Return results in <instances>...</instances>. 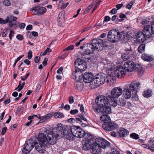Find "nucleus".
<instances>
[{
	"mask_svg": "<svg viewBox=\"0 0 154 154\" xmlns=\"http://www.w3.org/2000/svg\"><path fill=\"white\" fill-rule=\"evenodd\" d=\"M106 66V67L108 74L107 82L109 85H112L116 82L115 76L119 78H121L126 74L125 69L122 66H117L116 68V66L112 63H108Z\"/></svg>",
	"mask_w": 154,
	"mask_h": 154,
	"instance_id": "1",
	"label": "nucleus"
},
{
	"mask_svg": "<svg viewBox=\"0 0 154 154\" xmlns=\"http://www.w3.org/2000/svg\"><path fill=\"white\" fill-rule=\"evenodd\" d=\"M52 135V131H45L43 133L38 134L39 143L35 144V148L39 153H43L45 152L44 144L46 145L48 143L51 145L55 143V137L57 136L53 137Z\"/></svg>",
	"mask_w": 154,
	"mask_h": 154,
	"instance_id": "2",
	"label": "nucleus"
},
{
	"mask_svg": "<svg viewBox=\"0 0 154 154\" xmlns=\"http://www.w3.org/2000/svg\"><path fill=\"white\" fill-rule=\"evenodd\" d=\"M110 99L104 96H98L95 100L96 104L93 107L94 111L97 113H100L102 112V107L110 105Z\"/></svg>",
	"mask_w": 154,
	"mask_h": 154,
	"instance_id": "3",
	"label": "nucleus"
},
{
	"mask_svg": "<svg viewBox=\"0 0 154 154\" xmlns=\"http://www.w3.org/2000/svg\"><path fill=\"white\" fill-rule=\"evenodd\" d=\"M107 76L108 75L106 76L105 74L102 73L97 74L95 76L91 82V85H94V86L93 88H95L103 85L106 82L109 84L107 82Z\"/></svg>",
	"mask_w": 154,
	"mask_h": 154,
	"instance_id": "4",
	"label": "nucleus"
},
{
	"mask_svg": "<svg viewBox=\"0 0 154 154\" xmlns=\"http://www.w3.org/2000/svg\"><path fill=\"white\" fill-rule=\"evenodd\" d=\"M107 38L109 41L111 42H117L119 40V32L116 29L110 30L108 33Z\"/></svg>",
	"mask_w": 154,
	"mask_h": 154,
	"instance_id": "5",
	"label": "nucleus"
},
{
	"mask_svg": "<svg viewBox=\"0 0 154 154\" xmlns=\"http://www.w3.org/2000/svg\"><path fill=\"white\" fill-rule=\"evenodd\" d=\"M123 93L122 88L119 87L113 88L111 92V94L108 96L107 97L112 101L120 96Z\"/></svg>",
	"mask_w": 154,
	"mask_h": 154,
	"instance_id": "6",
	"label": "nucleus"
},
{
	"mask_svg": "<svg viewBox=\"0 0 154 154\" xmlns=\"http://www.w3.org/2000/svg\"><path fill=\"white\" fill-rule=\"evenodd\" d=\"M94 49L100 51L103 49V40L100 39L95 38L93 39L91 42Z\"/></svg>",
	"mask_w": 154,
	"mask_h": 154,
	"instance_id": "7",
	"label": "nucleus"
},
{
	"mask_svg": "<svg viewBox=\"0 0 154 154\" xmlns=\"http://www.w3.org/2000/svg\"><path fill=\"white\" fill-rule=\"evenodd\" d=\"M72 129L74 138L76 137L81 138L84 137L85 132L81 130L80 127L72 126Z\"/></svg>",
	"mask_w": 154,
	"mask_h": 154,
	"instance_id": "8",
	"label": "nucleus"
},
{
	"mask_svg": "<svg viewBox=\"0 0 154 154\" xmlns=\"http://www.w3.org/2000/svg\"><path fill=\"white\" fill-rule=\"evenodd\" d=\"M86 65V62L79 58L76 59L74 62L75 67L81 71L85 70L87 68Z\"/></svg>",
	"mask_w": 154,
	"mask_h": 154,
	"instance_id": "9",
	"label": "nucleus"
},
{
	"mask_svg": "<svg viewBox=\"0 0 154 154\" xmlns=\"http://www.w3.org/2000/svg\"><path fill=\"white\" fill-rule=\"evenodd\" d=\"M80 48L82 51L84 50H85L83 53L84 54H89L93 53L94 51V48L91 43L85 44L81 46Z\"/></svg>",
	"mask_w": 154,
	"mask_h": 154,
	"instance_id": "10",
	"label": "nucleus"
},
{
	"mask_svg": "<svg viewBox=\"0 0 154 154\" xmlns=\"http://www.w3.org/2000/svg\"><path fill=\"white\" fill-rule=\"evenodd\" d=\"M64 126L61 123H58L57 125V128L56 130L57 131H56V133H54L52 130H47L46 131H51L52 132V136H56L55 138V143H56V140L57 138L58 137H63V128Z\"/></svg>",
	"mask_w": 154,
	"mask_h": 154,
	"instance_id": "11",
	"label": "nucleus"
},
{
	"mask_svg": "<svg viewBox=\"0 0 154 154\" xmlns=\"http://www.w3.org/2000/svg\"><path fill=\"white\" fill-rule=\"evenodd\" d=\"M63 135H64L67 139L69 140H73L74 139V135L72 129V126L66 127L64 128L63 131Z\"/></svg>",
	"mask_w": 154,
	"mask_h": 154,
	"instance_id": "12",
	"label": "nucleus"
},
{
	"mask_svg": "<svg viewBox=\"0 0 154 154\" xmlns=\"http://www.w3.org/2000/svg\"><path fill=\"white\" fill-rule=\"evenodd\" d=\"M33 147L34 146L32 141L29 140L25 144L22 151L24 153H28Z\"/></svg>",
	"mask_w": 154,
	"mask_h": 154,
	"instance_id": "13",
	"label": "nucleus"
},
{
	"mask_svg": "<svg viewBox=\"0 0 154 154\" xmlns=\"http://www.w3.org/2000/svg\"><path fill=\"white\" fill-rule=\"evenodd\" d=\"M134 54L133 51L131 48L125 49L121 56L123 60L126 61L132 57Z\"/></svg>",
	"mask_w": 154,
	"mask_h": 154,
	"instance_id": "14",
	"label": "nucleus"
},
{
	"mask_svg": "<svg viewBox=\"0 0 154 154\" xmlns=\"http://www.w3.org/2000/svg\"><path fill=\"white\" fill-rule=\"evenodd\" d=\"M90 150L93 154H100L101 149L100 146L96 142L92 143L90 146Z\"/></svg>",
	"mask_w": 154,
	"mask_h": 154,
	"instance_id": "15",
	"label": "nucleus"
},
{
	"mask_svg": "<svg viewBox=\"0 0 154 154\" xmlns=\"http://www.w3.org/2000/svg\"><path fill=\"white\" fill-rule=\"evenodd\" d=\"M144 27L143 29V32L146 38H149L153 34L151 30L150 26L144 25Z\"/></svg>",
	"mask_w": 154,
	"mask_h": 154,
	"instance_id": "16",
	"label": "nucleus"
},
{
	"mask_svg": "<svg viewBox=\"0 0 154 154\" xmlns=\"http://www.w3.org/2000/svg\"><path fill=\"white\" fill-rule=\"evenodd\" d=\"M110 105L116 107L117 105L119 106H124L126 104L125 100L122 98H119L118 101L116 99H115L112 101H110Z\"/></svg>",
	"mask_w": 154,
	"mask_h": 154,
	"instance_id": "17",
	"label": "nucleus"
},
{
	"mask_svg": "<svg viewBox=\"0 0 154 154\" xmlns=\"http://www.w3.org/2000/svg\"><path fill=\"white\" fill-rule=\"evenodd\" d=\"M140 85V82L136 81H134L129 85V88L132 92H137Z\"/></svg>",
	"mask_w": 154,
	"mask_h": 154,
	"instance_id": "18",
	"label": "nucleus"
},
{
	"mask_svg": "<svg viewBox=\"0 0 154 154\" xmlns=\"http://www.w3.org/2000/svg\"><path fill=\"white\" fill-rule=\"evenodd\" d=\"M96 142L100 146V148L104 149L109 145V143L106 140L102 138L96 139Z\"/></svg>",
	"mask_w": 154,
	"mask_h": 154,
	"instance_id": "19",
	"label": "nucleus"
},
{
	"mask_svg": "<svg viewBox=\"0 0 154 154\" xmlns=\"http://www.w3.org/2000/svg\"><path fill=\"white\" fill-rule=\"evenodd\" d=\"M118 128V126L116 123L111 122L109 123L108 125H104L103 126V128L107 131H110L117 129Z\"/></svg>",
	"mask_w": 154,
	"mask_h": 154,
	"instance_id": "20",
	"label": "nucleus"
},
{
	"mask_svg": "<svg viewBox=\"0 0 154 154\" xmlns=\"http://www.w3.org/2000/svg\"><path fill=\"white\" fill-rule=\"evenodd\" d=\"M134 63L132 61H127L124 64V69L128 72H132L134 70Z\"/></svg>",
	"mask_w": 154,
	"mask_h": 154,
	"instance_id": "21",
	"label": "nucleus"
},
{
	"mask_svg": "<svg viewBox=\"0 0 154 154\" xmlns=\"http://www.w3.org/2000/svg\"><path fill=\"white\" fill-rule=\"evenodd\" d=\"M7 23H9V25L11 28H12L14 25H16L15 22L17 19V17L12 15L8 16L6 18Z\"/></svg>",
	"mask_w": 154,
	"mask_h": 154,
	"instance_id": "22",
	"label": "nucleus"
},
{
	"mask_svg": "<svg viewBox=\"0 0 154 154\" xmlns=\"http://www.w3.org/2000/svg\"><path fill=\"white\" fill-rule=\"evenodd\" d=\"M93 75L91 72H86L85 73L83 77L84 82L86 83L91 82L93 80Z\"/></svg>",
	"mask_w": 154,
	"mask_h": 154,
	"instance_id": "23",
	"label": "nucleus"
},
{
	"mask_svg": "<svg viewBox=\"0 0 154 154\" xmlns=\"http://www.w3.org/2000/svg\"><path fill=\"white\" fill-rule=\"evenodd\" d=\"M100 120L103 123L102 124V127L103 128L104 125H108L109 123L111 122V119L109 116L106 115H104L101 116L100 117Z\"/></svg>",
	"mask_w": 154,
	"mask_h": 154,
	"instance_id": "24",
	"label": "nucleus"
},
{
	"mask_svg": "<svg viewBox=\"0 0 154 154\" xmlns=\"http://www.w3.org/2000/svg\"><path fill=\"white\" fill-rule=\"evenodd\" d=\"M137 40L139 42H143L146 38L144 36L143 32L141 31L138 32L136 34Z\"/></svg>",
	"mask_w": 154,
	"mask_h": 154,
	"instance_id": "25",
	"label": "nucleus"
},
{
	"mask_svg": "<svg viewBox=\"0 0 154 154\" xmlns=\"http://www.w3.org/2000/svg\"><path fill=\"white\" fill-rule=\"evenodd\" d=\"M123 97L125 99H130L131 96V91L129 88H126L123 91Z\"/></svg>",
	"mask_w": 154,
	"mask_h": 154,
	"instance_id": "26",
	"label": "nucleus"
},
{
	"mask_svg": "<svg viewBox=\"0 0 154 154\" xmlns=\"http://www.w3.org/2000/svg\"><path fill=\"white\" fill-rule=\"evenodd\" d=\"M154 17L153 16L149 17L148 18H146V20H143L142 22V24L143 25H148L150 26L152 23H153Z\"/></svg>",
	"mask_w": 154,
	"mask_h": 154,
	"instance_id": "27",
	"label": "nucleus"
},
{
	"mask_svg": "<svg viewBox=\"0 0 154 154\" xmlns=\"http://www.w3.org/2000/svg\"><path fill=\"white\" fill-rule=\"evenodd\" d=\"M81 71L78 69H76L75 71L72 72V75L75 79H80L82 77V73Z\"/></svg>",
	"mask_w": 154,
	"mask_h": 154,
	"instance_id": "28",
	"label": "nucleus"
},
{
	"mask_svg": "<svg viewBox=\"0 0 154 154\" xmlns=\"http://www.w3.org/2000/svg\"><path fill=\"white\" fill-rule=\"evenodd\" d=\"M141 58L144 61L150 62L153 60V57L152 55L144 53L141 55Z\"/></svg>",
	"mask_w": 154,
	"mask_h": 154,
	"instance_id": "29",
	"label": "nucleus"
},
{
	"mask_svg": "<svg viewBox=\"0 0 154 154\" xmlns=\"http://www.w3.org/2000/svg\"><path fill=\"white\" fill-rule=\"evenodd\" d=\"M84 137V141L92 143L94 139L92 135L88 134L85 133Z\"/></svg>",
	"mask_w": 154,
	"mask_h": 154,
	"instance_id": "30",
	"label": "nucleus"
},
{
	"mask_svg": "<svg viewBox=\"0 0 154 154\" xmlns=\"http://www.w3.org/2000/svg\"><path fill=\"white\" fill-rule=\"evenodd\" d=\"M118 134L120 137H123L128 135L129 134V132L126 129L122 128L119 130Z\"/></svg>",
	"mask_w": 154,
	"mask_h": 154,
	"instance_id": "31",
	"label": "nucleus"
},
{
	"mask_svg": "<svg viewBox=\"0 0 154 154\" xmlns=\"http://www.w3.org/2000/svg\"><path fill=\"white\" fill-rule=\"evenodd\" d=\"M109 105H107L105 107H102L101 112L99 113L100 114H102V113L109 114L111 113V109Z\"/></svg>",
	"mask_w": 154,
	"mask_h": 154,
	"instance_id": "32",
	"label": "nucleus"
},
{
	"mask_svg": "<svg viewBox=\"0 0 154 154\" xmlns=\"http://www.w3.org/2000/svg\"><path fill=\"white\" fill-rule=\"evenodd\" d=\"M74 86L76 89L79 91L82 90L83 88V85L82 83L78 81H77L75 82Z\"/></svg>",
	"mask_w": 154,
	"mask_h": 154,
	"instance_id": "33",
	"label": "nucleus"
},
{
	"mask_svg": "<svg viewBox=\"0 0 154 154\" xmlns=\"http://www.w3.org/2000/svg\"><path fill=\"white\" fill-rule=\"evenodd\" d=\"M119 39H122L124 40H128L129 38L128 35L126 32H119Z\"/></svg>",
	"mask_w": 154,
	"mask_h": 154,
	"instance_id": "34",
	"label": "nucleus"
},
{
	"mask_svg": "<svg viewBox=\"0 0 154 154\" xmlns=\"http://www.w3.org/2000/svg\"><path fill=\"white\" fill-rule=\"evenodd\" d=\"M65 12L63 11L59 13L57 18V20L58 22L61 23L64 19Z\"/></svg>",
	"mask_w": 154,
	"mask_h": 154,
	"instance_id": "35",
	"label": "nucleus"
},
{
	"mask_svg": "<svg viewBox=\"0 0 154 154\" xmlns=\"http://www.w3.org/2000/svg\"><path fill=\"white\" fill-rule=\"evenodd\" d=\"M53 116L55 119H61L64 118L65 116L63 113L59 112L53 113Z\"/></svg>",
	"mask_w": 154,
	"mask_h": 154,
	"instance_id": "36",
	"label": "nucleus"
},
{
	"mask_svg": "<svg viewBox=\"0 0 154 154\" xmlns=\"http://www.w3.org/2000/svg\"><path fill=\"white\" fill-rule=\"evenodd\" d=\"M92 145L91 143H89V142H86L84 141L83 143V149L86 151L88 150L89 149L90 146Z\"/></svg>",
	"mask_w": 154,
	"mask_h": 154,
	"instance_id": "37",
	"label": "nucleus"
},
{
	"mask_svg": "<svg viewBox=\"0 0 154 154\" xmlns=\"http://www.w3.org/2000/svg\"><path fill=\"white\" fill-rule=\"evenodd\" d=\"M38 7H35L31 9L30 11L33 14L38 15Z\"/></svg>",
	"mask_w": 154,
	"mask_h": 154,
	"instance_id": "38",
	"label": "nucleus"
},
{
	"mask_svg": "<svg viewBox=\"0 0 154 154\" xmlns=\"http://www.w3.org/2000/svg\"><path fill=\"white\" fill-rule=\"evenodd\" d=\"M38 15H41L43 14L46 11V9L44 7H38Z\"/></svg>",
	"mask_w": 154,
	"mask_h": 154,
	"instance_id": "39",
	"label": "nucleus"
},
{
	"mask_svg": "<svg viewBox=\"0 0 154 154\" xmlns=\"http://www.w3.org/2000/svg\"><path fill=\"white\" fill-rule=\"evenodd\" d=\"M53 116V112H51L50 113L47 114L44 116H43L45 121H46L51 118Z\"/></svg>",
	"mask_w": 154,
	"mask_h": 154,
	"instance_id": "40",
	"label": "nucleus"
},
{
	"mask_svg": "<svg viewBox=\"0 0 154 154\" xmlns=\"http://www.w3.org/2000/svg\"><path fill=\"white\" fill-rule=\"evenodd\" d=\"M151 91L150 90H146L144 92L143 95L144 97L148 98L151 96Z\"/></svg>",
	"mask_w": 154,
	"mask_h": 154,
	"instance_id": "41",
	"label": "nucleus"
},
{
	"mask_svg": "<svg viewBox=\"0 0 154 154\" xmlns=\"http://www.w3.org/2000/svg\"><path fill=\"white\" fill-rule=\"evenodd\" d=\"M145 47V45L144 44H142L140 45L138 48V51L140 53H142L144 51Z\"/></svg>",
	"mask_w": 154,
	"mask_h": 154,
	"instance_id": "42",
	"label": "nucleus"
},
{
	"mask_svg": "<svg viewBox=\"0 0 154 154\" xmlns=\"http://www.w3.org/2000/svg\"><path fill=\"white\" fill-rule=\"evenodd\" d=\"M130 137L131 138L136 140L139 139V135L134 133L131 134L130 135Z\"/></svg>",
	"mask_w": 154,
	"mask_h": 154,
	"instance_id": "43",
	"label": "nucleus"
},
{
	"mask_svg": "<svg viewBox=\"0 0 154 154\" xmlns=\"http://www.w3.org/2000/svg\"><path fill=\"white\" fill-rule=\"evenodd\" d=\"M95 4V2H93L92 3H91L88 7L84 11V13L86 14L87 12H88L92 8V6Z\"/></svg>",
	"mask_w": 154,
	"mask_h": 154,
	"instance_id": "44",
	"label": "nucleus"
},
{
	"mask_svg": "<svg viewBox=\"0 0 154 154\" xmlns=\"http://www.w3.org/2000/svg\"><path fill=\"white\" fill-rule=\"evenodd\" d=\"M2 4L4 5L9 6L11 5V3L9 0H4L2 2Z\"/></svg>",
	"mask_w": 154,
	"mask_h": 154,
	"instance_id": "45",
	"label": "nucleus"
},
{
	"mask_svg": "<svg viewBox=\"0 0 154 154\" xmlns=\"http://www.w3.org/2000/svg\"><path fill=\"white\" fill-rule=\"evenodd\" d=\"M106 154H120V153L116 149H112L111 152H108Z\"/></svg>",
	"mask_w": 154,
	"mask_h": 154,
	"instance_id": "46",
	"label": "nucleus"
},
{
	"mask_svg": "<svg viewBox=\"0 0 154 154\" xmlns=\"http://www.w3.org/2000/svg\"><path fill=\"white\" fill-rule=\"evenodd\" d=\"M141 65L138 64H136L134 66V70L140 71L141 70Z\"/></svg>",
	"mask_w": 154,
	"mask_h": 154,
	"instance_id": "47",
	"label": "nucleus"
},
{
	"mask_svg": "<svg viewBox=\"0 0 154 154\" xmlns=\"http://www.w3.org/2000/svg\"><path fill=\"white\" fill-rule=\"evenodd\" d=\"M74 46L73 45H71L66 48L64 49L63 50L64 51H67L72 50L74 49Z\"/></svg>",
	"mask_w": 154,
	"mask_h": 154,
	"instance_id": "48",
	"label": "nucleus"
},
{
	"mask_svg": "<svg viewBox=\"0 0 154 154\" xmlns=\"http://www.w3.org/2000/svg\"><path fill=\"white\" fill-rule=\"evenodd\" d=\"M21 82H20L19 84L17 87V88H16L15 90H17L18 92H20L23 88H22V86L21 85Z\"/></svg>",
	"mask_w": 154,
	"mask_h": 154,
	"instance_id": "49",
	"label": "nucleus"
},
{
	"mask_svg": "<svg viewBox=\"0 0 154 154\" xmlns=\"http://www.w3.org/2000/svg\"><path fill=\"white\" fill-rule=\"evenodd\" d=\"M21 82H20L19 84L17 87V88H16L15 90H17L18 92H20L23 88H22V86L21 85Z\"/></svg>",
	"mask_w": 154,
	"mask_h": 154,
	"instance_id": "50",
	"label": "nucleus"
},
{
	"mask_svg": "<svg viewBox=\"0 0 154 154\" xmlns=\"http://www.w3.org/2000/svg\"><path fill=\"white\" fill-rule=\"evenodd\" d=\"M67 121L69 123L72 124L75 122L76 120L74 118H71L67 120Z\"/></svg>",
	"mask_w": 154,
	"mask_h": 154,
	"instance_id": "51",
	"label": "nucleus"
},
{
	"mask_svg": "<svg viewBox=\"0 0 154 154\" xmlns=\"http://www.w3.org/2000/svg\"><path fill=\"white\" fill-rule=\"evenodd\" d=\"M134 2L132 1L130 2L127 5L126 8L129 9H130L131 7L133 5V4Z\"/></svg>",
	"mask_w": 154,
	"mask_h": 154,
	"instance_id": "52",
	"label": "nucleus"
},
{
	"mask_svg": "<svg viewBox=\"0 0 154 154\" xmlns=\"http://www.w3.org/2000/svg\"><path fill=\"white\" fill-rule=\"evenodd\" d=\"M69 101L70 104H72L74 102V97L72 96H70L69 97Z\"/></svg>",
	"mask_w": 154,
	"mask_h": 154,
	"instance_id": "53",
	"label": "nucleus"
},
{
	"mask_svg": "<svg viewBox=\"0 0 154 154\" xmlns=\"http://www.w3.org/2000/svg\"><path fill=\"white\" fill-rule=\"evenodd\" d=\"M30 74V73L28 72L27 74H26L24 76V77H23L22 76H21L20 77V78L21 79V80L23 81H24L26 80L28 78V77L29 76Z\"/></svg>",
	"mask_w": 154,
	"mask_h": 154,
	"instance_id": "54",
	"label": "nucleus"
},
{
	"mask_svg": "<svg viewBox=\"0 0 154 154\" xmlns=\"http://www.w3.org/2000/svg\"><path fill=\"white\" fill-rule=\"evenodd\" d=\"M79 112V111L78 109H74L70 111V113L72 115H75L77 114Z\"/></svg>",
	"mask_w": 154,
	"mask_h": 154,
	"instance_id": "55",
	"label": "nucleus"
},
{
	"mask_svg": "<svg viewBox=\"0 0 154 154\" xmlns=\"http://www.w3.org/2000/svg\"><path fill=\"white\" fill-rule=\"evenodd\" d=\"M7 23V21L6 18L5 20H3L2 18H0V23L2 24H6Z\"/></svg>",
	"mask_w": 154,
	"mask_h": 154,
	"instance_id": "56",
	"label": "nucleus"
},
{
	"mask_svg": "<svg viewBox=\"0 0 154 154\" xmlns=\"http://www.w3.org/2000/svg\"><path fill=\"white\" fill-rule=\"evenodd\" d=\"M14 31L12 30H11L9 34V37L10 40L12 39V37L14 36Z\"/></svg>",
	"mask_w": 154,
	"mask_h": 154,
	"instance_id": "57",
	"label": "nucleus"
},
{
	"mask_svg": "<svg viewBox=\"0 0 154 154\" xmlns=\"http://www.w3.org/2000/svg\"><path fill=\"white\" fill-rule=\"evenodd\" d=\"M32 57V52L31 51H29L28 53L27 58L28 59H30Z\"/></svg>",
	"mask_w": 154,
	"mask_h": 154,
	"instance_id": "58",
	"label": "nucleus"
},
{
	"mask_svg": "<svg viewBox=\"0 0 154 154\" xmlns=\"http://www.w3.org/2000/svg\"><path fill=\"white\" fill-rule=\"evenodd\" d=\"M17 38L19 40H22L23 38V36L21 35L18 34L16 36Z\"/></svg>",
	"mask_w": 154,
	"mask_h": 154,
	"instance_id": "59",
	"label": "nucleus"
},
{
	"mask_svg": "<svg viewBox=\"0 0 154 154\" xmlns=\"http://www.w3.org/2000/svg\"><path fill=\"white\" fill-rule=\"evenodd\" d=\"M63 68L62 67H60L57 71V73L58 74H61L62 73Z\"/></svg>",
	"mask_w": 154,
	"mask_h": 154,
	"instance_id": "60",
	"label": "nucleus"
},
{
	"mask_svg": "<svg viewBox=\"0 0 154 154\" xmlns=\"http://www.w3.org/2000/svg\"><path fill=\"white\" fill-rule=\"evenodd\" d=\"M100 4V2H96L95 3V7L94 8H93V12L97 8V7Z\"/></svg>",
	"mask_w": 154,
	"mask_h": 154,
	"instance_id": "61",
	"label": "nucleus"
},
{
	"mask_svg": "<svg viewBox=\"0 0 154 154\" xmlns=\"http://www.w3.org/2000/svg\"><path fill=\"white\" fill-rule=\"evenodd\" d=\"M117 10H118L116 8L112 9L111 10L110 13L112 14H114L117 12Z\"/></svg>",
	"mask_w": 154,
	"mask_h": 154,
	"instance_id": "62",
	"label": "nucleus"
},
{
	"mask_svg": "<svg viewBox=\"0 0 154 154\" xmlns=\"http://www.w3.org/2000/svg\"><path fill=\"white\" fill-rule=\"evenodd\" d=\"M40 57H38L36 56L35 57L34 60L36 63H38L40 61Z\"/></svg>",
	"mask_w": 154,
	"mask_h": 154,
	"instance_id": "63",
	"label": "nucleus"
},
{
	"mask_svg": "<svg viewBox=\"0 0 154 154\" xmlns=\"http://www.w3.org/2000/svg\"><path fill=\"white\" fill-rule=\"evenodd\" d=\"M123 6V4H118L116 5V7L117 8V10H119Z\"/></svg>",
	"mask_w": 154,
	"mask_h": 154,
	"instance_id": "64",
	"label": "nucleus"
}]
</instances>
